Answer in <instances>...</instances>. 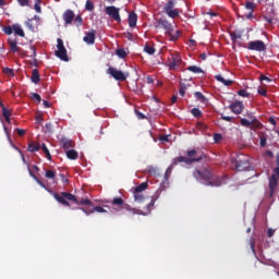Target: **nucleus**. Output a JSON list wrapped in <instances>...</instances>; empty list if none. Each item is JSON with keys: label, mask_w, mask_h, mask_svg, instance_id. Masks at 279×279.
Wrapping results in <instances>:
<instances>
[{"label": "nucleus", "mask_w": 279, "mask_h": 279, "mask_svg": "<svg viewBox=\"0 0 279 279\" xmlns=\"http://www.w3.org/2000/svg\"><path fill=\"white\" fill-rule=\"evenodd\" d=\"M193 178L205 186H221V184H226L227 180L226 177L215 175L210 168L195 169L193 171Z\"/></svg>", "instance_id": "f257e3e1"}, {"label": "nucleus", "mask_w": 279, "mask_h": 279, "mask_svg": "<svg viewBox=\"0 0 279 279\" xmlns=\"http://www.w3.org/2000/svg\"><path fill=\"white\" fill-rule=\"evenodd\" d=\"M52 197H54V199L62 206H71V203L69 202H74L77 206H93V202H90V199L85 198L80 201L76 195L69 192H61L60 194L53 192Z\"/></svg>", "instance_id": "f03ea898"}, {"label": "nucleus", "mask_w": 279, "mask_h": 279, "mask_svg": "<svg viewBox=\"0 0 279 279\" xmlns=\"http://www.w3.org/2000/svg\"><path fill=\"white\" fill-rule=\"evenodd\" d=\"M186 156H179L174 159L172 165H178L179 162H184L185 165H192V162H201L206 158V155L199 150L191 149L186 151Z\"/></svg>", "instance_id": "7ed1b4c3"}, {"label": "nucleus", "mask_w": 279, "mask_h": 279, "mask_svg": "<svg viewBox=\"0 0 279 279\" xmlns=\"http://www.w3.org/2000/svg\"><path fill=\"white\" fill-rule=\"evenodd\" d=\"M156 29H163L165 34L170 36V40L180 38V31H173V25L168 20L160 19L155 23Z\"/></svg>", "instance_id": "20e7f679"}, {"label": "nucleus", "mask_w": 279, "mask_h": 279, "mask_svg": "<svg viewBox=\"0 0 279 279\" xmlns=\"http://www.w3.org/2000/svg\"><path fill=\"white\" fill-rule=\"evenodd\" d=\"M231 165L235 171H247L250 169V157L247 155H236L231 159Z\"/></svg>", "instance_id": "39448f33"}, {"label": "nucleus", "mask_w": 279, "mask_h": 279, "mask_svg": "<svg viewBox=\"0 0 279 279\" xmlns=\"http://www.w3.org/2000/svg\"><path fill=\"white\" fill-rule=\"evenodd\" d=\"M240 125H242V128H248L250 130L263 129V123H260V121H258V119L252 113L247 114V119L242 118L240 120Z\"/></svg>", "instance_id": "423d86ee"}, {"label": "nucleus", "mask_w": 279, "mask_h": 279, "mask_svg": "<svg viewBox=\"0 0 279 279\" xmlns=\"http://www.w3.org/2000/svg\"><path fill=\"white\" fill-rule=\"evenodd\" d=\"M112 206H119L122 208V210H126L129 213V217H134V215H143V210L125 204V202L121 197L113 198Z\"/></svg>", "instance_id": "0eeeda50"}, {"label": "nucleus", "mask_w": 279, "mask_h": 279, "mask_svg": "<svg viewBox=\"0 0 279 279\" xmlns=\"http://www.w3.org/2000/svg\"><path fill=\"white\" fill-rule=\"evenodd\" d=\"M57 58L63 60L64 62H69V56H66V48H64V41L61 38L57 39V50H56Z\"/></svg>", "instance_id": "6e6552de"}, {"label": "nucleus", "mask_w": 279, "mask_h": 279, "mask_svg": "<svg viewBox=\"0 0 279 279\" xmlns=\"http://www.w3.org/2000/svg\"><path fill=\"white\" fill-rule=\"evenodd\" d=\"M175 3L173 0H170L163 8V12L170 17V19H175L180 16V9H174Z\"/></svg>", "instance_id": "1a4fd4ad"}, {"label": "nucleus", "mask_w": 279, "mask_h": 279, "mask_svg": "<svg viewBox=\"0 0 279 279\" xmlns=\"http://www.w3.org/2000/svg\"><path fill=\"white\" fill-rule=\"evenodd\" d=\"M105 12H106V14H108V16L113 19V21L121 23V15L119 14V12H121V9H119L117 7H107L105 9Z\"/></svg>", "instance_id": "9d476101"}, {"label": "nucleus", "mask_w": 279, "mask_h": 279, "mask_svg": "<svg viewBox=\"0 0 279 279\" xmlns=\"http://www.w3.org/2000/svg\"><path fill=\"white\" fill-rule=\"evenodd\" d=\"M247 49H250L251 51H265V49H267V46L260 40H255L247 44Z\"/></svg>", "instance_id": "9b49d317"}, {"label": "nucleus", "mask_w": 279, "mask_h": 279, "mask_svg": "<svg viewBox=\"0 0 279 279\" xmlns=\"http://www.w3.org/2000/svg\"><path fill=\"white\" fill-rule=\"evenodd\" d=\"M180 64H182V58H180V54L178 52L172 54V61L169 63V69L175 70L180 69Z\"/></svg>", "instance_id": "f8f14e48"}, {"label": "nucleus", "mask_w": 279, "mask_h": 279, "mask_svg": "<svg viewBox=\"0 0 279 279\" xmlns=\"http://www.w3.org/2000/svg\"><path fill=\"white\" fill-rule=\"evenodd\" d=\"M109 75L117 80V82H125L128 80V75L123 71H109Z\"/></svg>", "instance_id": "ddd939ff"}, {"label": "nucleus", "mask_w": 279, "mask_h": 279, "mask_svg": "<svg viewBox=\"0 0 279 279\" xmlns=\"http://www.w3.org/2000/svg\"><path fill=\"white\" fill-rule=\"evenodd\" d=\"M60 143H61V145H62L64 151H69V150H71V149H73V147H75V142L72 141V140H69V138H66V137H62V138L60 140Z\"/></svg>", "instance_id": "4468645a"}, {"label": "nucleus", "mask_w": 279, "mask_h": 279, "mask_svg": "<svg viewBox=\"0 0 279 279\" xmlns=\"http://www.w3.org/2000/svg\"><path fill=\"white\" fill-rule=\"evenodd\" d=\"M243 102L241 101H235L233 104L230 105V110L234 113V114H241V112H243Z\"/></svg>", "instance_id": "2eb2a0df"}, {"label": "nucleus", "mask_w": 279, "mask_h": 279, "mask_svg": "<svg viewBox=\"0 0 279 279\" xmlns=\"http://www.w3.org/2000/svg\"><path fill=\"white\" fill-rule=\"evenodd\" d=\"M73 19H75V14L71 10H66L63 14V20L65 21V25H71L73 23Z\"/></svg>", "instance_id": "dca6fc26"}, {"label": "nucleus", "mask_w": 279, "mask_h": 279, "mask_svg": "<svg viewBox=\"0 0 279 279\" xmlns=\"http://www.w3.org/2000/svg\"><path fill=\"white\" fill-rule=\"evenodd\" d=\"M84 43L87 45H94L95 44V31L88 32L85 37L83 38Z\"/></svg>", "instance_id": "f3484780"}, {"label": "nucleus", "mask_w": 279, "mask_h": 279, "mask_svg": "<svg viewBox=\"0 0 279 279\" xmlns=\"http://www.w3.org/2000/svg\"><path fill=\"white\" fill-rule=\"evenodd\" d=\"M66 158L69 160H77L80 158V154L75 149L65 150Z\"/></svg>", "instance_id": "a211bd4d"}, {"label": "nucleus", "mask_w": 279, "mask_h": 279, "mask_svg": "<svg viewBox=\"0 0 279 279\" xmlns=\"http://www.w3.org/2000/svg\"><path fill=\"white\" fill-rule=\"evenodd\" d=\"M138 21V15L136 13L132 12L129 14V25L130 27H136V23Z\"/></svg>", "instance_id": "6ab92c4d"}, {"label": "nucleus", "mask_w": 279, "mask_h": 279, "mask_svg": "<svg viewBox=\"0 0 279 279\" xmlns=\"http://www.w3.org/2000/svg\"><path fill=\"white\" fill-rule=\"evenodd\" d=\"M216 80H217V82H221V84H223V86H232V84H234V81L226 80V78H223V76H221V74L216 75Z\"/></svg>", "instance_id": "aec40b11"}, {"label": "nucleus", "mask_w": 279, "mask_h": 279, "mask_svg": "<svg viewBox=\"0 0 279 279\" xmlns=\"http://www.w3.org/2000/svg\"><path fill=\"white\" fill-rule=\"evenodd\" d=\"M0 106L2 108V117H4L7 123H10V117L12 116V113L10 112V110H8V108H5L2 102L0 104Z\"/></svg>", "instance_id": "412c9836"}, {"label": "nucleus", "mask_w": 279, "mask_h": 279, "mask_svg": "<svg viewBox=\"0 0 279 279\" xmlns=\"http://www.w3.org/2000/svg\"><path fill=\"white\" fill-rule=\"evenodd\" d=\"M13 32L17 35L21 36L22 38H25V32H23V27L19 24L13 25Z\"/></svg>", "instance_id": "4be33fe9"}, {"label": "nucleus", "mask_w": 279, "mask_h": 279, "mask_svg": "<svg viewBox=\"0 0 279 279\" xmlns=\"http://www.w3.org/2000/svg\"><path fill=\"white\" fill-rule=\"evenodd\" d=\"M245 8H246V10H250V13L246 15V19H252V13L254 12V9L256 8V4H254L253 2L247 1L245 3Z\"/></svg>", "instance_id": "5701e85b"}, {"label": "nucleus", "mask_w": 279, "mask_h": 279, "mask_svg": "<svg viewBox=\"0 0 279 279\" xmlns=\"http://www.w3.org/2000/svg\"><path fill=\"white\" fill-rule=\"evenodd\" d=\"M134 201L138 202V204L143 203L145 199V196L143 195V192H136V190L133 191Z\"/></svg>", "instance_id": "b1692460"}, {"label": "nucleus", "mask_w": 279, "mask_h": 279, "mask_svg": "<svg viewBox=\"0 0 279 279\" xmlns=\"http://www.w3.org/2000/svg\"><path fill=\"white\" fill-rule=\"evenodd\" d=\"M27 149H28V151H31V154H34V151H40V145L32 142L28 144Z\"/></svg>", "instance_id": "393cba45"}, {"label": "nucleus", "mask_w": 279, "mask_h": 279, "mask_svg": "<svg viewBox=\"0 0 279 279\" xmlns=\"http://www.w3.org/2000/svg\"><path fill=\"white\" fill-rule=\"evenodd\" d=\"M147 186H149V183L147 182H143L140 185H137L134 191H136V193H143V191H147Z\"/></svg>", "instance_id": "a878e982"}, {"label": "nucleus", "mask_w": 279, "mask_h": 279, "mask_svg": "<svg viewBox=\"0 0 279 279\" xmlns=\"http://www.w3.org/2000/svg\"><path fill=\"white\" fill-rule=\"evenodd\" d=\"M31 80L33 84H38V82H40V74L38 73V71H33Z\"/></svg>", "instance_id": "bb28decb"}, {"label": "nucleus", "mask_w": 279, "mask_h": 279, "mask_svg": "<svg viewBox=\"0 0 279 279\" xmlns=\"http://www.w3.org/2000/svg\"><path fill=\"white\" fill-rule=\"evenodd\" d=\"M44 130L46 134H53V124L51 122L46 123Z\"/></svg>", "instance_id": "cd10ccee"}, {"label": "nucleus", "mask_w": 279, "mask_h": 279, "mask_svg": "<svg viewBox=\"0 0 279 279\" xmlns=\"http://www.w3.org/2000/svg\"><path fill=\"white\" fill-rule=\"evenodd\" d=\"M194 96L196 97V99H198V101H202V104H205V101H207L206 96H204V94H202L201 92H195Z\"/></svg>", "instance_id": "c85d7f7f"}, {"label": "nucleus", "mask_w": 279, "mask_h": 279, "mask_svg": "<svg viewBox=\"0 0 279 279\" xmlns=\"http://www.w3.org/2000/svg\"><path fill=\"white\" fill-rule=\"evenodd\" d=\"M9 46L11 51H14V52L19 51V46L16 45V41L9 39Z\"/></svg>", "instance_id": "c756f323"}, {"label": "nucleus", "mask_w": 279, "mask_h": 279, "mask_svg": "<svg viewBox=\"0 0 279 279\" xmlns=\"http://www.w3.org/2000/svg\"><path fill=\"white\" fill-rule=\"evenodd\" d=\"M45 178H47L48 180H56V171L53 170L46 171Z\"/></svg>", "instance_id": "7c9ffc66"}, {"label": "nucleus", "mask_w": 279, "mask_h": 279, "mask_svg": "<svg viewBox=\"0 0 279 279\" xmlns=\"http://www.w3.org/2000/svg\"><path fill=\"white\" fill-rule=\"evenodd\" d=\"M41 150L44 151V154L46 155V158H48L49 160H51V153H49V148H47L46 144L41 145Z\"/></svg>", "instance_id": "2f4dec72"}, {"label": "nucleus", "mask_w": 279, "mask_h": 279, "mask_svg": "<svg viewBox=\"0 0 279 279\" xmlns=\"http://www.w3.org/2000/svg\"><path fill=\"white\" fill-rule=\"evenodd\" d=\"M179 95H181V97H184V95H186V84L180 83Z\"/></svg>", "instance_id": "473e14b6"}, {"label": "nucleus", "mask_w": 279, "mask_h": 279, "mask_svg": "<svg viewBox=\"0 0 279 279\" xmlns=\"http://www.w3.org/2000/svg\"><path fill=\"white\" fill-rule=\"evenodd\" d=\"M144 51L148 53V56H154V53H156V49L151 46H145Z\"/></svg>", "instance_id": "72a5a7b5"}, {"label": "nucleus", "mask_w": 279, "mask_h": 279, "mask_svg": "<svg viewBox=\"0 0 279 279\" xmlns=\"http://www.w3.org/2000/svg\"><path fill=\"white\" fill-rule=\"evenodd\" d=\"M85 10H88V12H93V10H95V4H93V1L87 0L85 4Z\"/></svg>", "instance_id": "f704fd0d"}, {"label": "nucleus", "mask_w": 279, "mask_h": 279, "mask_svg": "<svg viewBox=\"0 0 279 279\" xmlns=\"http://www.w3.org/2000/svg\"><path fill=\"white\" fill-rule=\"evenodd\" d=\"M192 114H193V117H195V119H199V117H202V110H199L197 108H193Z\"/></svg>", "instance_id": "c9c22d12"}, {"label": "nucleus", "mask_w": 279, "mask_h": 279, "mask_svg": "<svg viewBox=\"0 0 279 279\" xmlns=\"http://www.w3.org/2000/svg\"><path fill=\"white\" fill-rule=\"evenodd\" d=\"M260 82H266V84H271V82H274L271 78H269L268 76H265L264 74H262L259 76Z\"/></svg>", "instance_id": "e433bc0d"}, {"label": "nucleus", "mask_w": 279, "mask_h": 279, "mask_svg": "<svg viewBox=\"0 0 279 279\" xmlns=\"http://www.w3.org/2000/svg\"><path fill=\"white\" fill-rule=\"evenodd\" d=\"M116 53L119 58H125V56H128L124 49H118Z\"/></svg>", "instance_id": "4c0bfd02"}, {"label": "nucleus", "mask_w": 279, "mask_h": 279, "mask_svg": "<svg viewBox=\"0 0 279 279\" xmlns=\"http://www.w3.org/2000/svg\"><path fill=\"white\" fill-rule=\"evenodd\" d=\"M258 95H260L262 97H267V89L264 87H258L257 89Z\"/></svg>", "instance_id": "58836bf2"}, {"label": "nucleus", "mask_w": 279, "mask_h": 279, "mask_svg": "<svg viewBox=\"0 0 279 279\" xmlns=\"http://www.w3.org/2000/svg\"><path fill=\"white\" fill-rule=\"evenodd\" d=\"M238 95L240 97H250V93L247 90H245V89L238 90Z\"/></svg>", "instance_id": "ea45409f"}, {"label": "nucleus", "mask_w": 279, "mask_h": 279, "mask_svg": "<svg viewBox=\"0 0 279 279\" xmlns=\"http://www.w3.org/2000/svg\"><path fill=\"white\" fill-rule=\"evenodd\" d=\"M196 126H197L198 130H202L203 132L206 131V130H208V125H206V124L203 123V122H198V123L196 124Z\"/></svg>", "instance_id": "a19ab883"}, {"label": "nucleus", "mask_w": 279, "mask_h": 279, "mask_svg": "<svg viewBox=\"0 0 279 279\" xmlns=\"http://www.w3.org/2000/svg\"><path fill=\"white\" fill-rule=\"evenodd\" d=\"M266 145H267V137L262 136L259 138V147H266Z\"/></svg>", "instance_id": "79ce46f5"}, {"label": "nucleus", "mask_w": 279, "mask_h": 279, "mask_svg": "<svg viewBox=\"0 0 279 279\" xmlns=\"http://www.w3.org/2000/svg\"><path fill=\"white\" fill-rule=\"evenodd\" d=\"M81 210H82L83 213H85V215H87V216H88V215H93V213H95L94 207H93L92 209L82 207Z\"/></svg>", "instance_id": "37998d69"}, {"label": "nucleus", "mask_w": 279, "mask_h": 279, "mask_svg": "<svg viewBox=\"0 0 279 279\" xmlns=\"http://www.w3.org/2000/svg\"><path fill=\"white\" fill-rule=\"evenodd\" d=\"M94 213H108V210H106L101 206H96V207H94Z\"/></svg>", "instance_id": "c03bdc74"}, {"label": "nucleus", "mask_w": 279, "mask_h": 279, "mask_svg": "<svg viewBox=\"0 0 279 279\" xmlns=\"http://www.w3.org/2000/svg\"><path fill=\"white\" fill-rule=\"evenodd\" d=\"M4 34H8V36H10L12 34V32H14V27L11 26H7L3 29Z\"/></svg>", "instance_id": "a18cd8bd"}, {"label": "nucleus", "mask_w": 279, "mask_h": 279, "mask_svg": "<svg viewBox=\"0 0 279 279\" xmlns=\"http://www.w3.org/2000/svg\"><path fill=\"white\" fill-rule=\"evenodd\" d=\"M32 99H35L36 101H38V104L43 101V98L37 93L32 94Z\"/></svg>", "instance_id": "49530a36"}, {"label": "nucleus", "mask_w": 279, "mask_h": 279, "mask_svg": "<svg viewBox=\"0 0 279 279\" xmlns=\"http://www.w3.org/2000/svg\"><path fill=\"white\" fill-rule=\"evenodd\" d=\"M35 11L40 14V12H43V10L40 9V0H37V2L35 3Z\"/></svg>", "instance_id": "de8ad7c7"}, {"label": "nucleus", "mask_w": 279, "mask_h": 279, "mask_svg": "<svg viewBox=\"0 0 279 279\" xmlns=\"http://www.w3.org/2000/svg\"><path fill=\"white\" fill-rule=\"evenodd\" d=\"M221 138H223V137L221 136V134H219V133L214 134V141H215V143H219V142L221 141Z\"/></svg>", "instance_id": "09e8293b"}, {"label": "nucleus", "mask_w": 279, "mask_h": 279, "mask_svg": "<svg viewBox=\"0 0 279 279\" xmlns=\"http://www.w3.org/2000/svg\"><path fill=\"white\" fill-rule=\"evenodd\" d=\"M26 27H28V29H31L32 32H34V25L32 20L26 21L25 23Z\"/></svg>", "instance_id": "8fccbe9b"}, {"label": "nucleus", "mask_w": 279, "mask_h": 279, "mask_svg": "<svg viewBox=\"0 0 279 279\" xmlns=\"http://www.w3.org/2000/svg\"><path fill=\"white\" fill-rule=\"evenodd\" d=\"M37 184H39V186H41V189H45L46 191H49V189H47V185H45V183H43V181H40V179H36Z\"/></svg>", "instance_id": "3c124183"}, {"label": "nucleus", "mask_w": 279, "mask_h": 279, "mask_svg": "<svg viewBox=\"0 0 279 279\" xmlns=\"http://www.w3.org/2000/svg\"><path fill=\"white\" fill-rule=\"evenodd\" d=\"M222 121H228V123H232V117L230 116H221Z\"/></svg>", "instance_id": "603ef678"}, {"label": "nucleus", "mask_w": 279, "mask_h": 279, "mask_svg": "<svg viewBox=\"0 0 279 279\" xmlns=\"http://www.w3.org/2000/svg\"><path fill=\"white\" fill-rule=\"evenodd\" d=\"M187 71H202V68H197V65H191L187 68Z\"/></svg>", "instance_id": "864d4df0"}, {"label": "nucleus", "mask_w": 279, "mask_h": 279, "mask_svg": "<svg viewBox=\"0 0 279 279\" xmlns=\"http://www.w3.org/2000/svg\"><path fill=\"white\" fill-rule=\"evenodd\" d=\"M82 16H80V15H77L76 17H75V23H76V26L77 27H80V25H82Z\"/></svg>", "instance_id": "5fc2aeb1"}, {"label": "nucleus", "mask_w": 279, "mask_h": 279, "mask_svg": "<svg viewBox=\"0 0 279 279\" xmlns=\"http://www.w3.org/2000/svg\"><path fill=\"white\" fill-rule=\"evenodd\" d=\"M17 1L22 7L29 5V0H17Z\"/></svg>", "instance_id": "6e6d98bb"}, {"label": "nucleus", "mask_w": 279, "mask_h": 279, "mask_svg": "<svg viewBox=\"0 0 279 279\" xmlns=\"http://www.w3.org/2000/svg\"><path fill=\"white\" fill-rule=\"evenodd\" d=\"M250 246H251L252 252H256L254 239L250 240Z\"/></svg>", "instance_id": "4d7b16f0"}, {"label": "nucleus", "mask_w": 279, "mask_h": 279, "mask_svg": "<svg viewBox=\"0 0 279 279\" xmlns=\"http://www.w3.org/2000/svg\"><path fill=\"white\" fill-rule=\"evenodd\" d=\"M60 178H61V182H63V184H69V179H66V175L60 174Z\"/></svg>", "instance_id": "13d9d810"}, {"label": "nucleus", "mask_w": 279, "mask_h": 279, "mask_svg": "<svg viewBox=\"0 0 279 279\" xmlns=\"http://www.w3.org/2000/svg\"><path fill=\"white\" fill-rule=\"evenodd\" d=\"M28 173H29L31 178H33V180H35V182H36V180H38V177H36V174L32 171V169H29V167H28Z\"/></svg>", "instance_id": "bf43d9fd"}, {"label": "nucleus", "mask_w": 279, "mask_h": 279, "mask_svg": "<svg viewBox=\"0 0 279 279\" xmlns=\"http://www.w3.org/2000/svg\"><path fill=\"white\" fill-rule=\"evenodd\" d=\"M275 232H276V230H274V229H268V231H267V236H268L269 239H271V236H274Z\"/></svg>", "instance_id": "052dcab7"}, {"label": "nucleus", "mask_w": 279, "mask_h": 279, "mask_svg": "<svg viewBox=\"0 0 279 279\" xmlns=\"http://www.w3.org/2000/svg\"><path fill=\"white\" fill-rule=\"evenodd\" d=\"M16 133L19 136H25V130L23 129H16Z\"/></svg>", "instance_id": "680f3d73"}, {"label": "nucleus", "mask_w": 279, "mask_h": 279, "mask_svg": "<svg viewBox=\"0 0 279 279\" xmlns=\"http://www.w3.org/2000/svg\"><path fill=\"white\" fill-rule=\"evenodd\" d=\"M7 77H14V71H5Z\"/></svg>", "instance_id": "e2e57ef3"}, {"label": "nucleus", "mask_w": 279, "mask_h": 279, "mask_svg": "<svg viewBox=\"0 0 279 279\" xmlns=\"http://www.w3.org/2000/svg\"><path fill=\"white\" fill-rule=\"evenodd\" d=\"M265 156H268V158H274V151L271 150H266Z\"/></svg>", "instance_id": "0e129e2a"}, {"label": "nucleus", "mask_w": 279, "mask_h": 279, "mask_svg": "<svg viewBox=\"0 0 279 279\" xmlns=\"http://www.w3.org/2000/svg\"><path fill=\"white\" fill-rule=\"evenodd\" d=\"M160 141H163L165 143H169V136L168 135H161Z\"/></svg>", "instance_id": "69168bd1"}, {"label": "nucleus", "mask_w": 279, "mask_h": 279, "mask_svg": "<svg viewBox=\"0 0 279 279\" xmlns=\"http://www.w3.org/2000/svg\"><path fill=\"white\" fill-rule=\"evenodd\" d=\"M137 114V119H145V114H143L141 111H135Z\"/></svg>", "instance_id": "338daca9"}, {"label": "nucleus", "mask_w": 279, "mask_h": 279, "mask_svg": "<svg viewBox=\"0 0 279 279\" xmlns=\"http://www.w3.org/2000/svg\"><path fill=\"white\" fill-rule=\"evenodd\" d=\"M269 123L271 124V125H277V122H276V119L275 118H269Z\"/></svg>", "instance_id": "774afa93"}]
</instances>
